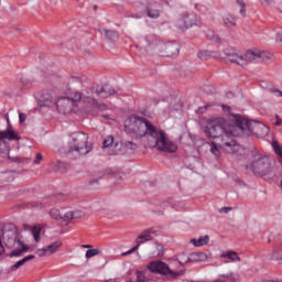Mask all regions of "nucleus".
Listing matches in <instances>:
<instances>
[{"instance_id":"58836bf2","label":"nucleus","mask_w":282,"mask_h":282,"mask_svg":"<svg viewBox=\"0 0 282 282\" xmlns=\"http://www.w3.org/2000/svg\"><path fill=\"white\" fill-rule=\"evenodd\" d=\"M262 61H272V54L265 51H261Z\"/></svg>"},{"instance_id":"2f4dec72","label":"nucleus","mask_w":282,"mask_h":282,"mask_svg":"<svg viewBox=\"0 0 282 282\" xmlns=\"http://www.w3.org/2000/svg\"><path fill=\"white\" fill-rule=\"evenodd\" d=\"M124 149L133 153L134 151H138V144H135L134 142L128 141L124 143Z\"/></svg>"},{"instance_id":"f3484780","label":"nucleus","mask_w":282,"mask_h":282,"mask_svg":"<svg viewBox=\"0 0 282 282\" xmlns=\"http://www.w3.org/2000/svg\"><path fill=\"white\" fill-rule=\"evenodd\" d=\"M32 259H36V256L30 254V256H26L23 259L19 260L11 267V272H17V270H19V268H21L22 265H25V263H28V261H32Z\"/></svg>"},{"instance_id":"423d86ee","label":"nucleus","mask_w":282,"mask_h":282,"mask_svg":"<svg viewBox=\"0 0 282 282\" xmlns=\"http://www.w3.org/2000/svg\"><path fill=\"white\" fill-rule=\"evenodd\" d=\"M195 25H202V18L193 12L181 14L176 21V28L177 30H181V32H186L187 30H191V28H195Z\"/></svg>"},{"instance_id":"f704fd0d","label":"nucleus","mask_w":282,"mask_h":282,"mask_svg":"<svg viewBox=\"0 0 282 282\" xmlns=\"http://www.w3.org/2000/svg\"><path fill=\"white\" fill-rule=\"evenodd\" d=\"M188 257L186 253H182L181 256H178V263L181 265H184V263H191V261H188Z\"/></svg>"},{"instance_id":"6e6d98bb","label":"nucleus","mask_w":282,"mask_h":282,"mask_svg":"<svg viewBox=\"0 0 282 282\" xmlns=\"http://www.w3.org/2000/svg\"><path fill=\"white\" fill-rule=\"evenodd\" d=\"M274 43H282V37H275Z\"/></svg>"},{"instance_id":"cd10ccee","label":"nucleus","mask_w":282,"mask_h":282,"mask_svg":"<svg viewBox=\"0 0 282 282\" xmlns=\"http://www.w3.org/2000/svg\"><path fill=\"white\" fill-rule=\"evenodd\" d=\"M50 217H52L55 221H63V215H61V212L56 208H53L48 213Z\"/></svg>"},{"instance_id":"864d4df0","label":"nucleus","mask_w":282,"mask_h":282,"mask_svg":"<svg viewBox=\"0 0 282 282\" xmlns=\"http://www.w3.org/2000/svg\"><path fill=\"white\" fill-rule=\"evenodd\" d=\"M4 119L7 120V127H10V117L8 116V113L4 115Z\"/></svg>"},{"instance_id":"8fccbe9b","label":"nucleus","mask_w":282,"mask_h":282,"mask_svg":"<svg viewBox=\"0 0 282 282\" xmlns=\"http://www.w3.org/2000/svg\"><path fill=\"white\" fill-rule=\"evenodd\" d=\"M145 230L148 231V234H150V236L155 235V232H158V230L154 227L145 229Z\"/></svg>"},{"instance_id":"aec40b11","label":"nucleus","mask_w":282,"mask_h":282,"mask_svg":"<svg viewBox=\"0 0 282 282\" xmlns=\"http://www.w3.org/2000/svg\"><path fill=\"white\" fill-rule=\"evenodd\" d=\"M223 21L227 28H235L237 25V18L232 14H225Z\"/></svg>"},{"instance_id":"6ab92c4d","label":"nucleus","mask_w":282,"mask_h":282,"mask_svg":"<svg viewBox=\"0 0 282 282\" xmlns=\"http://www.w3.org/2000/svg\"><path fill=\"white\" fill-rule=\"evenodd\" d=\"M208 241H210V237L208 236L200 237L199 239H191V243H193L195 248H202V246H206Z\"/></svg>"},{"instance_id":"a19ab883","label":"nucleus","mask_w":282,"mask_h":282,"mask_svg":"<svg viewBox=\"0 0 282 282\" xmlns=\"http://www.w3.org/2000/svg\"><path fill=\"white\" fill-rule=\"evenodd\" d=\"M208 107H210V105H206V106H202L196 110V113H206V111H208Z\"/></svg>"},{"instance_id":"13d9d810","label":"nucleus","mask_w":282,"mask_h":282,"mask_svg":"<svg viewBox=\"0 0 282 282\" xmlns=\"http://www.w3.org/2000/svg\"><path fill=\"white\" fill-rule=\"evenodd\" d=\"M57 166L58 169H65V163H58Z\"/></svg>"},{"instance_id":"9d476101","label":"nucleus","mask_w":282,"mask_h":282,"mask_svg":"<svg viewBox=\"0 0 282 282\" xmlns=\"http://www.w3.org/2000/svg\"><path fill=\"white\" fill-rule=\"evenodd\" d=\"M72 98L75 102V105H78L79 100L83 102H88L89 105H96V99H94V96H91V89H86L85 93L75 91L72 94Z\"/></svg>"},{"instance_id":"a878e982","label":"nucleus","mask_w":282,"mask_h":282,"mask_svg":"<svg viewBox=\"0 0 282 282\" xmlns=\"http://www.w3.org/2000/svg\"><path fill=\"white\" fill-rule=\"evenodd\" d=\"M30 230H31V235H33V237H34L35 243H39V241H41L42 228L39 226H34V227H31Z\"/></svg>"},{"instance_id":"bb28decb","label":"nucleus","mask_w":282,"mask_h":282,"mask_svg":"<svg viewBox=\"0 0 282 282\" xmlns=\"http://www.w3.org/2000/svg\"><path fill=\"white\" fill-rule=\"evenodd\" d=\"M147 14L150 19H159L160 18V10H158L153 7H148Z\"/></svg>"},{"instance_id":"338daca9","label":"nucleus","mask_w":282,"mask_h":282,"mask_svg":"<svg viewBox=\"0 0 282 282\" xmlns=\"http://www.w3.org/2000/svg\"><path fill=\"white\" fill-rule=\"evenodd\" d=\"M43 56H44V55H43V53H40V56H39V58H43Z\"/></svg>"},{"instance_id":"603ef678","label":"nucleus","mask_w":282,"mask_h":282,"mask_svg":"<svg viewBox=\"0 0 282 282\" xmlns=\"http://www.w3.org/2000/svg\"><path fill=\"white\" fill-rule=\"evenodd\" d=\"M22 85H24V87H26V85H30V80L22 78L21 79Z\"/></svg>"},{"instance_id":"4468645a","label":"nucleus","mask_w":282,"mask_h":282,"mask_svg":"<svg viewBox=\"0 0 282 282\" xmlns=\"http://www.w3.org/2000/svg\"><path fill=\"white\" fill-rule=\"evenodd\" d=\"M63 246L62 241H55L42 249H39L36 251V254L40 257H51V254H54L55 252H58V248Z\"/></svg>"},{"instance_id":"4c0bfd02","label":"nucleus","mask_w":282,"mask_h":282,"mask_svg":"<svg viewBox=\"0 0 282 282\" xmlns=\"http://www.w3.org/2000/svg\"><path fill=\"white\" fill-rule=\"evenodd\" d=\"M55 198L57 199V202H67V199H69V195L59 193L55 196Z\"/></svg>"},{"instance_id":"473e14b6","label":"nucleus","mask_w":282,"mask_h":282,"mask_svg":"<svg viewBox=\"0 0 282 282\" xmlns=\"http://www.w3.org/2000/svg\"><path fill=\"white\" fill-rule=\"evenodd\" d=\"M111 144H113V137L112 135H109L108 138H106L105 140H104V145H102V148L104 149H111Z\"/></svg>"},{"instance_id":"412c9836","label":"nucleus","mask_w":282,"mask_h":282,"mask_svg":"<svg viewBox=\"0 0 282 282\" xmlns=\"http://www.w3.org/2000/svg\"><path fill=\"white\" fill-rule=\"evenodd\" d=\"M83 217V212H67L63 216V221H72V219H80Z\"/></svg>"},{"instance_id":"f8f14e48","label":"nucleus","mask_w":282,"mask_h":282,"mask_svg":"<svg viewBox=\"0 0 282 282\" xmlns=\"http://www.w3.org/2000/svg\"><path fill=\"white\" fill-rule=\"evenodd\" d=\"M4 140L10 141H17L21 140V137L17 132H14V129L12 128V124H9L4 131H0V153H3V148L1 147V142Z\"/></svg>"},{"instance_id":"79ce46f5","label":"nucleus","mask_w":282,"mask_h":282,"mask_svg":"<svg viewBox=\"0 0 282 282\" xmlns=\"http://www.w3.org/2000/svg\"><path fill=\"white\" fill-rule=\"evenodd\" d=\"M97 109L99 111H107V109H109V107L106 104H100L97 101Z\"/></svg>"},{"instance_id":"774afa93","label":"nucleus","mask_w":282,"mask_h":282,"mask_svg":"<svg viewBox=\"0 0 282 282\" xmlns=\"http://www.w3.org/2000/svg\"><path fill=\"white\" fill-rule=\"evenodd\" d=\"M274 0H267V3H272Z\"/></svg>"},{"instance_id":"680f3d73","label":"nucleus","mask_w":282,"mask_h":282,"mask_svg":"<svg viewBox=\"0 0 282 282\" xmlns=\"http://www.w3.org/2000/svg\"><path fill=\"white\" fill-rule=\"evenodd\" d=\"M14 162L21 163V162H23V161H22L20 158H15Z\"/></svg>"},{"instance_id":"09e8293b","label":"nucleus","mask_w":282,"mask_h":282,"mask_svg":"<svg viewBox=\"0 0 282 282\" xmlns=\"http://www.w3.org/2000/svg\"><path fill=\"white\" fill-rule=\"evenodd\" d=\"M271 93L275 94V96H278V98H281V96H282V91L278 90V89H272Z\"/></svg>"},{"instance_id":"69168bd1","label":"nucleus","mask_w":282,"mask_h":282,"mask_svg":"<svg viewBox=\"0 0 282 282\" xmlns=\"http://www.w3.org/2000/svg\"><path fill=\"white\" fill-rule=\"evenodd\" d=\"M275 120H281V117H279V115H275Z\"/></svg>"},{"instance_id":"c9c22d12","label":"nucleus","mask_w":282,"mask_h":282,"mask_svg":"<svg viewBox=\"0 0 282 282\" xmlns=\"http://www.w3.org/2000/svg\"><path fill=\"white\" fill-rule=\"evenodd\" d=\"M149 279L144 275L142 271H137V282H148Z\"/></svg>"},{"instance_id":"ea45409f","label":"nucleus","mask_w":282,"mask_h":282,"mask_svg":"<svg viewBox=\"0 0 282 282\" xmlns=\"http://www.w3.org/2000/svg\"><path fill=\"white\" fill-rule=\"evenodd\" d=\"M208 56V51H203L198 53V58H200V61H207Z\"/></svg>"},{"instance_id":"3c124183","label":"nucleus","mask_w":282,"mask_h":282,"mask_svg":"<svg viewBox=\"0 0 282 282\" xmlns=\"http://www.w3.org/2000/svg\"><path fill=\"white\" fill-rule=\"evenodd\" d=\"M3 252H6V248H3V243L1 242V238H0V257L2 256Z\"/></svg>"},{"instance_id":"e433bc0d","label":"nucleus","mask_w":282,"mask_h":282,"mask_svg":"<svg viewBox=\"0 0 282 282\" xmlns=\"http://www.w3.org/2000/svg\"><path fill=\"white\" fill-rule=\"evenodd\" d=\"M98 34H101V36H113L116 35V32L111 31V30H98Z\"/></svg>"},{"instance_id":"2eb2a0df","label":"nucleus","mask_w":282,"mask_h":282,"mask_svg":"<svg viewBox=\"0 0 282 282\" xmlns=\"http://www.w3.org/2000/svg\"><path fill=\"white\" fill-rule=\"evenodd\" d=\"M17 243L19 246V248L13 249L10 253L9 257H21L24 252H28L30 250V247L25 243H23V241H21V239L17 240Z\"/></svg>"},{"instance_id":"e2e57ef3","label":"nucleus","mask_w":282,"mask_h":282,"mask_svg":"<svg viewBox=\"0 0 282 282\" xmlns=\"http://www.w3.org/2000/svg\"><path fill=\"white\" fill-rule=\"evenodd\" d=\"M276 36H282V31H279V32L276 33Z\"/></svg>"},{"instance_id":"39448f33","label":"nucleus","mask_w":282,"mask_h":282,"mask_svg":"<svg viewBox=\"0 0 282 282\" xmlns=\"http://www.w3.org/2000/svg\"><path fill=\"white\" fill-rule=\"evenodd\" d=\"M250 169L252 173L262 177L272 173V163L270 162V158L256 153L252 155Z\"/></svg>"},{"instance_id":"1a4fd4ad","label":"nucleus","mask_w":282,"mask_h":282,"mask_svg":"<svg viewBox=\"0 0 282 282\" xmlns=\"http://www.w3.org/2000/svg\"><path fill=\"white\" fill-rule=\"evenodd\" d=\"M224 54L230 63L243 67V54H241V51L237 48H227L224 51Z\"/></svg>"},{"instance_id":"72a5a7b5","label":"nucleus","mask_w":282,"mask_h":282,"mask_svg":"<svg viewBox=\"0 0 282 282\" xmlns=\"http://www.w3.org/2000/svg\"><path fill=\"white\" fill-rule=\"evenodd\" d=\"M237 6H239L240 9V14L241 17H246V1L243 0H236Z\"/></svg>"},{"instance_id":"20e7f679","label":"nucleus","mask_w":282,"mask_h":282,"mask_svg":"<svg viewBox=\"0 0 282 282\" xmlns=\"http://www.w3.org/2000/svg\"><path fill=\"white\" fill-rule=\"evenodd\" d=\"M93 149L94 145L89 143V134L84 132L70 133V139L68 141L69 155H88V153H91Z\"/></svg>"},{"instance_id":"ddd939ff","label":"nucleus","mask_w":282,"mask_h":282,"mask_svg":"<svg viewBox=\"0 0 282 282\" xmlns=\"http://www.w3.org/2000/svg\"><path fill=\"white\" fill-rule=\"evenodd\" d=\"M243 67L245 65H250V63H257V61L261 59V50L259 48H250L243 55Z\"/></svg>"},{"instance_id":"bf43d9fd","label":"nucleus","mask_w":282,"mask_h":282,"mask_svg":"<svg viewBox=\"0 0 282 282\" xmlns=\"http://www.w3.org/2000/svg\"><path fill=\"white\" fill-rule=\"evenodd\" d=\"M83 248L89 249L91 248V245H83Z\"/></svg>"},{"instance_id":"0eeeda50","label":"nucleus","mask_w":282,"mask_h":282,"mask_svg":"<svg viewBox=\"0 0 282 282\" xmlns=\"http://www.w3.org/2000/svg\"><path fill=\"white\" fill-rule=\"evenodd\" d=\"M148 269L151 272H156L158 274H164L165 276H170V279H177V276H183L184 270L173 271L169 268V264L162 261H152L149 263Z\"/></svg>"},{"instance_id":"393cba45","label":"nucleus","mask_w":282,"mask_h":282,"mask_svg":"<svg viewBox=\"0 0 282 282\" xmlns=\"http://www.w3.org/2000/svg\"><path fill=\"white\" fill-rule=\"evenodd\" d=\"M223 259H230L231 261H241V258L236 251H228L221 254Z\"/></svg>"},{"instance_id":"b1692460","label":"nucleus","mask_w":282,"mask_h":282,"mask_svg":"<svg viewBox=\"0 0 282 282\" xmlns=\"http://www.w3.org/2000/svg\"><path fill=\"white\" fill-rule=\"evenodd\" d=\"M138 241H143L142 243H145V241H153V237L150 236L149 231L145 229L138 236L135 243H138Z\"/></svg>"},{"instance_id":"4d7b16f0","label":"nucleus","mask_w":282,"mask_h":282,"mask_svg":"<svg viewBox=\"0 0 282 282\" xmlns=\"http://www.w3.org/2000/svg\"><path fill=\"white\" fill-rule=\"evenodd\" d=\"M101 118H104L105 120H111V118L109 117V115H104V116H101Z\"/></svg>"},{"instance_id":"f257e3e1","label":"nucleus","mask_w":282,"mask_h":282,"mask_svg":"<svg viewBox=\"0 0 282 282\" xmlns=\"http://www.w3.org/2000/svg\"><path fill=\"white\" fill-rule=\"evenodd\" d=\"M261 127L263 126L259 121L249 120L241 115H237L230 126H228L224 118L212 119L203 131L206 138L220 140L218 143L219 149H223L225 153L232 154L238 153L241 148L240 144H237L235 138H250Z\"/></svg>"},{"instance_id":"a18cd8bd","label":"nucleus","mask_w":282,"mask_h":282,"mask_svg":"<svg viewBox=\"0 0 282 282\" xmlns=\"http://www.w3.org/2000/svg\"><path fill=\"white\" fill-rule=\"evenodd\" d=\"M41 160H43V155L41 153L36 154V158L34 160V164H40Z\"/></svg>"},{"instance_id":"f03ea898","label":"nucleus","mask_w":282,"mask_h":282,"mask_svg":"<svg viewBox=\"0 0 282 282\" xmlns=\"http://www.w3.org/2000/svg\"><path fill=\"white\" fill-rule=\"evenodd\" d=\"M124 131L128 135H139V138H150L154 142L153 148L163 153H175L177 143L173 142L161 129H158L144 117L132 115L124 121Z\"/></svg>"},{"instance_id":"7c9ffc66","label":"nucleus","mask_w":282,"mask_h":282,"mask_svg":"<svg viewBox=\"0 0 282 282\" xmlns=\"http://www.w3.org/2000/svg\"><path fill=\"white\" fill-rule=\"evenodd\" d=\"M142 242H143V241L138 240V241H137V246H134L133 248H131L129 251L123 252V253H122V257H129V254H133V252H135V251L140 248V246H142Z\"/></svg>"},{"instance_id":"5701e85b","label":"nucleus","mask_w":282,"mask_h":282,"mask_svg":"<svg viewBox=\"0 0 282 282\" xmlns=\"http://www.w3.org/2000/svg\"><path fill=\"white\" fill-rule=\"evenodd\" d=\"M122 143H115L112 147L109 148V155H120L122 153Z\"/></svg>"},{"instance_id":"052dcab7","label":"nucleus","mask_w":282,"mask_h":282,"mask_svg":"<svg viewBox=\"0 0 282 282\" xmlns=\"http://www.w3.org/2000/svg\"><path fill=\"white\" fill-rule=\"evenodd\" d=\"M154 213H156V215H164V212H162V210L154 212Z\"/></svg>"},{"instance_id":"c756f323","label":"nucleus","mask_w":282,"mask_h":282,"mask_svg":"<svg viewBox=\"0 0 282 282\" xmlns=\"http://www.w3.org/2000/svg\"><path fill=\"white\" fill-rule=\"evenodd\" d=\"M102 251L100 249H89L86 251V259H91V257H97V254H101Z\"/></svg>"},{"instance_id":"c03bdc74","label":"nucleus","mask_w":282,"mask_h":282,"mask_svg":"<svg viewBox=\"0 0 282 282\" xmlns=\"http://www.w3.org/2000/svg\"><path fill=\"white\" fill-rule=\"evenodd\" d=\"M105 41L106 43H108V45H113V43H116L115 37H111V36H106Z\"/></svg>"},{"instance_id":"6e6552de","label":"nucleus","mask_w":282,"mask_h":282,"mask_svg":"<svg viewBox=\"0 0 282 282\" xmlns=\"http://www.w3.org/2000/svg\"><path fill=\"white\" fill-rule=\"evenodd\" d=\"M56 107L59 113L67 116V113H72L78 109V105L69 97H61L56 101Z\"/></svg>"},{"instance_id":"37998d69","label":"nucleus","mask_w":282,"mask_h":282,"mask_svg":"<svg viewBox=\"0 0 282 282\" xmlns=\"http://www.w3.org/2000/svg\"><path fill=\"white\" fill-rule=\"evenodd\" d=\"M209 41H212V43H216V44L223 43L221 37H219V36H212V37H209Z\"/></svg>"},{"instance_id":"c85d7f7f","label":"nucleus","mask_w":282,"mask_h":282,"mask_svg":"<svg viewBox=\"0 0 282 282\" xmlns=\"http://www.w3.org/2000/svg\"><path fill=\"white\" fill-rule=\"evenodd\" d=\"M209 151L213 155H215V158H221V152L219 151L217 143L213 142Z\"/></svg>"},{"instance_id":"a211bd4d","label":"nucleus","mask_w":282,"mask_h":282,"mask_svg":"<svg viewBox=\"0 0 282 282\" xmlns=\"http://www.w3.org/2000/svg\"><path fill=\"white\" fill-rule=\"evenodd\" d=\"M206 259H207V256L204 252H194V253H191L189 257H187V261H189V263L206 261Z\"/></svg>"},{"instance_id":"9b49d317","label":"nucleus","mask_w":282,"mask_h":282,"mask_svg":"<svg viewBox=\"0 0 282 282\" xmlns=\"http://www.w3.org/2000/svg\"><path fill=\"white\" fill-rule=\"evenodd\" d=\"M118 89L116 90V88L109 84H104L101 87L96 89L90 88L91 96H94L95 93L97 96H99V98H109V96H113V94H118Z\"/></svg>"},{"instance_id":"0e129e2a","label":"nucleus","mask_w":282,"mask_h":282,"mask_svg":"<svg viewBox=\"0 0 282 282\" xmlns=\"http://www.w3.org/2000/svg\"><path fill=\"white\" fill-rule=\"evenodd\" d=\"M228 98H232V93L227 94Z\"/></svg>"},{"instance_id":"5fc2aeb1","label":"nucleus","mask_w":282,"mask_h":282,"mask_svg":"<svg viewBox=\"0 0 282 282\" xmlns=\"http://www.w3.org/2000/svg\"><path fill=\"white\" fill-rule=\"evenodd\" d=\"M275 126H276V127H281V126H282V119H278V120L275 121Z\"/></svg>"},{"instance_id":"49530a36","label":"nucleus","mask_w":282,"mask_h":282,"mask_svg":"<svg viewBox=\"0 0 282 282\" xmlns=\"http://www.w3.org/2000/svg\"><path fill=\"white\" fill-rule=\"evenodd\" d=\"M19 120H20V124H23V122H25V113L20 112L19 113Z\"/></svg>"},{"instance_id":"dca6fc26","label":"nucleus","mask_w":282,"mask_h":282,"mask_svg":"<svg viewBox=\"0 0 282 282\" xmlns=\"http://www.w3.org/2000/svg\"><path fill=\"white\" fill-rule=\"evenodd\" d=\"M54 100H56V97L52 91L45 90L41 96V102H43L44 107H50V105H53Z\"/></svg>"},{"instance_id":"de8ad7c7","label":"nucleus","mask_w":282,"mask_h":282,"mask_svg":"<svg viewBox=\"0 0 282 282\" xmlns=\"http://www.w3.org/2000/svg\"><path fill=\"white\" fill-rule=\"evenodd\" d=\"M230 210H232V207H223L221 209H219V213L228 214L230 213Z\"/></svg>"},{"instance_id":"4be33fe9","label":"nucleus","mask_w":282,"mask_h":282,"mask_svg":"<svg viewBox=\"0 0 282 282\" xmlns=\"http://www.w3.org/2000/svg\"><path fill=\"white\" fill-rule=\"evenodd\" d=\"M163 254H164V246L155 242L152 248L151 257L158 258V257H162Z\"/></svg>"},{"instance_id":"7ed1b4c3","label":"nucleus","mask_w":282,"mask_h":282,"mask_svg":"<svg viewBox=\"0 0 282 282\" xmlns=\"http://www.w3.org/2000/svg\"><path fill=\"white\" fill-rule=\"evenodd\" d=\"M141 45L145 52L151 50H159V52H165L166 56H177L180 54V43L176 41L162 43L158 36H144L141 39Z\"/></svg>"}]
</instances>
